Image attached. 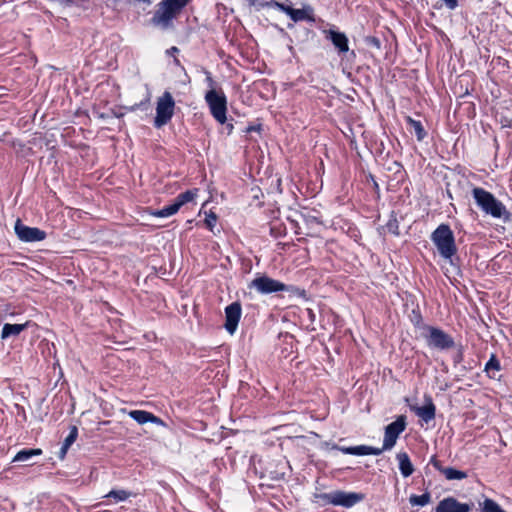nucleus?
I'll return each instance as SVG.
<instances>
[{
	"label": "nucleus",
	"instance_id": "nucleus-27",
	"mask_svg": "<svg viewBox=\"0 0 512 512\" xmlns=\"http://www.w3.org/2000/svg\"><path fill=\"white\" fill-rule=\"evenodd\" d=\"M431 500V495L426 492L422 495H412L409 499V502L412 506H425Z\"/></svg>",
	"mask_w": 512,
	"mask_h": 512
},
{
	"label": "nucleus",
	"instance_id": "nucleus-17",
	"mask_svg": "<svg viewBox=\"0 0 512 512\" xmlns=\"http://www.w3.org/2000/svg\"><path fill=\"white\" fill-rule=\"evenodd\" d=\"M129 416L139 424H145L147 422H152L159 425L163 424V421L159 417L144 410H132L129 412Z\"/></svg>",
	"mask_w": 512,
	"mask_h": 512
},
{
	"label": "nucleus",
	"instance_id": "nucleus-30",
	"mask_svg": "<svg viewBox=\"0 0 512 512\" xmlns=\"http://www.w3.org/2000/svg\"><path fill=\"white\" fill-rule=\"evenodd\" d=\"M386 230L394 235H399V225L395 217H392L385 225Z\"/></svg>",
	"mask_w": 512,
	"mask_h": 512
},
{
	"label": "nucleus",
	"instance_id": "nucleus-45",
	"mask_svg": "<svg viewBox=\"0 0 512 512\" xmlns=\"http://www.w3.org/2000/svg\"><path fill=\"white\" fill-rule=\"evenodd\" d=\"M100 118H102V119L109 118V114L102 113V114H100Z\"/></svg>",
	"mask_w": 512,
	"mask_h": 512
},
{
	"label": "nucleus",
	"instance_id": "nucleus-31",
	"mask_svg": "<svg viewBox=\"0 0 512 512\" xmlns=\"http://www.w3.org/2000/svg\"><path fill=\"white\" fill-rule=\"evenodd\" d=\"M369 446L366 445H359V446H353V455L362 456V455H368Z\"/></svg>",
	"mask_w": 512,
	"mask_h": 512
},
{
	"label": "nucleus",
	"instance_id": "nucleus-24",
	"mask_svg": "<svg viewBox=\"0 0 512 512\" xmlns=\"http://www.w3.org/2000/svg\"><path fill=\"white\" fill-rule=\"evenodd\" d=\"M196 192L197 190H187L183 193H180L176 199H175V203L176 204H179V208L181 206H183L184 204L188 203V202H191L194 200L195 196H196Z\"/></svg>",
	"mask_w": 512,
	"mask_h": 512
},
{
	"label": "nucleus",
	"instance_id": "nucleus-35",
	"mask_svg": "<svg viewBox=\"0 0 512 512\" xmlns=\"http://www.w3.org/2000/svg\"><path fill=\"white\" fill-rule=\"evenodd\" d=\"M449 9H455L458 5L457 0H442Z\"/></svg>",
	"mask_w": 512,
	"mask_h": 512
},
{
	"label": "nucleus",
	"instance_id": "nucleus-41",
	"mask_svg": "<svg viewBox=\"0 0 512 512\" xmlns=\"http://www.w3.org/2000/svg\"><path fill=\"white\" fill-rule=\"evenodd\" d=\"M169 54H175L179 52V49L177 47H171L169 50H167Z\"/></svg>",
	"mask_w": 512,
	"mask_h": 512
},
{
	"label": "nucleus",
	"instance_id": "nucleus-2",
	"mask_svg": "<svg viewBox=\"0 0 512 512\" xmlns=\"http://www.w3.org/2000/svg\"><path fill=\"white\" fill-rule=\"evenodd\" d=\"M431 240L437 247L439 254L445 259H451L457 248L451 228L446 224L439 225L431 234Z\"/></svg>",
	"mask_w": 512,
	"mask_h": 512
},
{
	"label": "nucleus",
	"instance_id": "nucleus-32",
	"mask_svg": "<svg viewBox=\"0 0 512 512\" xmlns=\"http://www.w3.org/2000/svg\"><path fill=\"white\" fill-rule=\"evenodd\" d=\"M216 221L217 216L213 212H210L205 218V223L210 229H212L215 226Z\"/></svg>",
	"mask_w": 512,
	"mask_h": 512
},
{
	"label": "nucleus",
	"instance_id": "nucleus-4",
	"mask_svg": "<svg viewBox=\"0 0 512 512\" xmlns=\"http://www.w3.org/2000/svg\"><path fill=\"white\" fill-rule=\"evenodd\" d=\"M205 101L207 102L212 116L221 124H224L227 120V99L225 94L215 89H210L205 95Z\"/></svg>",
	"mask_w": 512,
	"mask_h": 512
},
{
	"label": "nucleus",
	"instance_id": "nucleus-44",
	"mask_svg": "<svg viewBox=\"0 0 512 512\" xmlns=\"http://www.w3.org/2000/svg\"><path fill=\"white\" fill-rule=\"evenodd\" d=\"M372 42H373V44H375L377 47H379L380 42H379V40H378V39L373 38Z\"/></svg>",
	"mask_w": 512,
	"mask_h": 512
},
{
	"label": "nucleus",
	"instance_id": "nucleus-39",
	"mask_svg": "<svg viewBox=\"0 0 512 512\" xmlns=\"http://www.w3.org/2000/svg\"><path fill=\"white\" fill-rule=\"evenodd\" d=\"M68 447H65L63 444H62V447L60 449V453H59V456L61 459H63L68 451Z\"/></svg>",
	"mask_w": 512,
	"mask_h": 512
},
{
	"label": "nucleus",
	"instance_id": "nucleus-26",
	"mask_svg": "<svg viewBox=\"0 0 512 512\" xmlns=\"http://www.w3.org/2000/svg\"><path fill=\"white\" fill-rule=\"evenodd\" d=\"M132 495L131 492L120 489V490H111L108 494H106L105 498H113L115 502H122L128 499Z\"/></svg>",
	"mask_w": 512,
	"mask_h": 512
},
{
	"label": "nucleus",
	"instance_id": "nucleus-18",
	"mask_svg": "<svg viewBox=\"0 0 512 512\" xmlns=\"http://www.w3.org/2000/svg\"><path fill=\"white\" fill-rule=\"evenodd\" d=\"M41 454L42 450L39 448L23 449L14 456L13 462H23L26 463V465H32L31 459Z\"/></svg>",
	"mask_w": 512,
	"mask_h": 512
},
{
	"label": "nucleus",
	"instance_id": "nucleus-40",
	"mask_svg": "<svg viewBox=\"0 0 512 512\" xmlns=\"http://www.w3.org/2000/svg\"><path fill=\"white\" fill-rule=\"evenodd\" d=\"M307 314H308V317L311 321H314V318H315V314L314 312L311 310V309H307Z\"/></svg>",
	"mask_w": 512,
	"mask_h": 512
},
{
	"label": "nucleus",
	"instance_id": "nucleus-33",
	"mask_svg": "<svg viewBox=\"0 0 512 512\" xmlns=\"http://www.w3.org/2000/svg\"><path fill=\"white\" fill-rule=\"evenodd\" d=\"M387 449L382 448H375L369 446L368 455H380L383 451H386Z\"/></svg>",
	"mask_w": 512,
	"mask_h": 512
},
{
	"label": "nucleus",
	"instance_id": "nucleus-34",
	"mask_svg": "<svg viewBox=\"0 0 512 512\" xmlns=\"http://www.w3.org/2000/svg\"><path fill=\"white\" fill-rule=\"evenodd\" d=\"M473 197L478 206H480V187H476L473 189Z\"/></svg>",
	"mask_w": 512,
	"mask_h": 512
},
{
	"label": "nucleus",
	"instance_id": "nucleus-42",
	"mask_svg": "<svg viewBox=\"0 0 512 512\" xmlns=\"http://www.w3.org/2000/svg\"><path fill=\"white\" fill-rule=\"evenodd\" d=\"M369 177L371 178V180L373 181V185H374V188L375 189H378L379 186H378V183L375 181L374 177L372 174H369Z\"/></svg>",
	"mask_w": 512,
	"mask_h": 512
},
{
	"label": "nucleus",
	"instance_id": "nucleus-3",
	"mask_svg": "<svg viewBox=\"0 0 512 512\" xmlns=\"http://www.w3.org/2000/svg\"><path fill=\"white\" fill-rule=\"evenodd\" d=\"M422 336L429 347L438 350H449L455 347L454 339L440 328L426 325L423 327Z\"/></svg>",
	"mask_w": 512,
	"mask_h": 512
},
{
	"label": "nucleus",
	"instance_id": "nucleus-16",
	"mask_svg": "<svg viewBox=\"0 0 512 512\" xmlns=\"http://www.w3.org/2000/svg\"><path fill=\"white\" fill-rule=\"evenodd\" d=\"M410 409L426 423L435 418L436 408L431 397L425 398L424 406H411Z\"/></svg>",
	"mask_w": 512,
	"mask_h": 512
},
{
	"label": "nucleus",
	"instance_id": "nucleus-28",
	"mask_svg": "<svg viewBox=\"0 0 512 512\" xmlns=\"http://www.w3.org/2000/svg\"><path fill=\"white\" fill-rule=\"evenodd\" d=\"M179 209H180L179 204H176L174 202L168 206H165L164 208H162L160 210H157L156 212L153 213V215H155L157 217H169V216L175 214Z\"/></svg>",
	"mask_w": 512,
	"mask_h": 512
},
{
	"label": "nucleus",
	"instance_id": "nucleus-46",
	"mask_svg": "<svg viewBox=\"0 0 512 512\" xmlns=\"http://www.w3.org/2000/svg\"><path fill=\"white\" fill-rule=\"evenodd\" d=\"M504 222H512V214L510 213V216L507 217Z\"/></svg>",
	"mask_w": 512,
	"mask_h": 512
},
{
	"label": "nucleus",
	"instance_id": "nucleus-7",
	"mask_svg": "<svg viewBox=\"0 0 512 512\" xmlns=\"http://www.w3.org/2000/svg\"><path fill=\"white\" fill-rule=\"evenodd\" d=\"M482 211L494 218L503 221L510 216V212L505 205L498 200L492 193L482 189Z\"/></svg>",
	"mask_w": 512,
	"mask_h": 512
},
{
	"label": "nucleus",
	"instance_id": "nucleus-9",
	"mask_svg": "<svg viewBox=\"0 0 512 512\" xmlns=\"http://www.w3.org/2000/svg\"><path fill=\"white\" fill-rule=\"evenodd\" d=\"M277 10L285 13L294 22L307 21L315 22L314 9L310 5H304L301 9L293 8L290 3H280Z\"/></svg>",
	"mask_w": 512,
	"mask_h": 512
},
{
	"label": "nucleus",
	"instance_id": "nucleus-38",
	"mask_svg": "<svg viewBox=\"0 0 512 512\" xmlns=\"http://www.w3.org/2000/svg\"><path fill=\"white\" fill-rule=\"evenodd\" d=\"M340 450L344 453V454H349V455H353V446L352 447H342L340 448Z\"/></svg>",
	"mask_w": 512,
	"mask_h": 512
},
{
	"label": "nucleus",
	"instance_id": "nucleus-11",
	"mask_svg": "<svg viewBox=\"0 0 512 512\" xmlns=\"http://www.w3.org/2000/svg\"><path fill=\"white\" fill-rule=\"evenodd\" d=\"M14 230L17 237L23 242H39L46 238L45 231L37 227L26 226L20 219L15 222Z\"/></svg>",
	"mask_w": 512,
	"mask_h": 512
},
{
	"label": "nucleus",
	"instance_id": "nucleus-22",
	"mask_svg": "<svg viewBox=\"0 0 512 512\" xmlns=\"http://www.w3.org/2000/svg\"><path fill=\"white\" fill-rule=\"evenodd\" d=\"M407 123L409 125L410 132L416 136L417 140L422 141L426 137V131L421 121L407 117Z\"/></svg>",
	"mask_w": 512,
	"mask_h": 512
},
{
	"label": "nucleus",
	"instance_id": "nucleus-20",
	"mask_svg": "<svg viewBox=\"0 0 512 512\" xmlns=\"http://www.w3.org/2000/svg\"><path fill=\"white\" fill-rule=\"evenodd\" d=\"M30 325V321H27L24 324H4L2 328L1 338L7 339L11 336H18L21 332H23Z\"/></svg>",
	"mask_w": 512,
	"mask_h": 512
},
{
	"label": "nucleus",
	"instance_id": "nucleus-25",
	"mask_svg": "<svg viewBox=\"0 0 512 512\" xmlns=\"http://www.w3.org/2000/svg\"><path fill=\"white\" fill-rule=\"evenodd\" d=\"M482 512H506L498 503L490 498H485L482 502Z\"/></svg>",
	"mask_w": 512,
	"mask_h": 512
},
{
	"label": "nucleus",
	"instance_id": "nucleus-10",
	"mask_svg": "<svg viewBox=\"0 0 512 512\" xmlns=\"http://www.w3.org/2000/svg\"><path fill=\"white\" fill-rule=\"evenodd\" d=\"M406 424V417L400 415L385 427L383 449H392L395 446L399 435L405 430Z\"/></svg>",
	"mask_w": 512,
	"mask_h": 512
},
{
	"label": "nucleus",
	"instance_id": "nucleus-43",
	"mask_svg": "<svg viewBox=\"0 0 512 512\" xmlns=\"http://www.w3.org/2000/svg\"><path fill=\"white\" fill-rule=\"evenodd\" d=\"M112 114H113V117H115V118H120V117H122V115H123V114H121V113H116V112H114V111H112Z\"/></svg>",
	"mask_w": 512,
	"mask_h": 512
},
{
	"label": "nucleus",
	"instance_id": "nucleus-21",
	"mask_svg": "<svg viewBox=\"0 0 512 512\" xmlns=\"http://www.w3.org/2000/svg\"><path fill=\"white\" fill-rule=\"evenodd\" d=\"M397 460L399 462V469L403 477H409L414 472L413 464L406 452H400L397 454Z\"/></svg>",
	"mask_w": 512,
	"mask_h": 512
},
{
	"label": "nucleus",
	"instance_id": "nucleus-6",
	"mask_svg": "<svg viewBox=\"0 0 512 512\" xmlns=\"http://www.w3.org/2000/svg\"><path fill=\"white\" fill-rule=\"evenodd\" d=\"M175 101L169 92L164 94L158 99L156 106V117L154 125L157 128L167 124L173 116Z\"/></svg>",
	"mask_w": 512,
	"mask_h": 512
},
{
	"label": "nucleus",
	"instance_id": "nucleus-8",
	"mask_svg": "<svg viewBox=\"0 0 512 512\" xmlns=\"http://www.w3.org/2000/svg\"><path fill=\"white\" fill-rule=\"evenodd\" d=\"M248 288L255 289L260 294H271L274 292L289 290V287L284 283L266 275H258L249 283Z\"/></svg>",
	"mask_w": 512,
	"mask_h": 512
},
{
	"label": "nucleus",
	"instance_id": "nucleus-14",
	"mask_svg": "<svg viewBox=\"0 0 512 512\" xmlns=\"http://www.w3.org/2000/svg\"><path fill=\"white\" fill-rule=\"evenodd\" d=\"M326 38L332 42L339 54L349 51V41L347 36L340 31L329 29L325 31Z\"/></svg>",
	"mask_w": 512,
	"mask_h": 512
},
{
	"label": "nucleus",
	"instance_id": "nucleus-23",
	"mask_svg": "<svg viewBox=\"0 0 512 512\" xmlns=\"http://www.w3.org/2000/svg\"><path fill=\"white\" fill-rule=\"evenodd\" d=\"M250 6L255 7L257 10L263 8H274L277 9V5H280L281 2L275 0H247Z\"/></svg>",
	"mask_w": 512,
	"mask_h": 512
},
{
	"label": "nucleus",
	"instance_id": "nucleus-12",
	"mask_svg": "<svg viewBox=\"0 0 512 512\" xmlns=\"http://www.w3.org/2000/svg\"><path fill=\"white\" fill-rule=\"evenodd\" d=\"M242 308L239 302H233L225 308V329L233 334L241 318Z\"/></svg>",
	"mask_w": 512,
	"mask_h": 512
},
{
	"label": "nucleus",
	"instance_id": "nucleus-15",
	"mask_svg": "<svg viewBox=\"0 0 512 512\" xmlns=\"http://www.w3.org/2000/svg\"><path fill=\"white\" fill-rule=\"evenodd\" d=\"M430 463L445 476L447 480H462L467 477L466 472L453 467H444L436 457H432Z\"/></svg>",
	"mask_w": 512,
	"mask_h": 512
},
{
	"label": "nucleus",
	"instance_id": "nucleus-19",
	"mask_svg": "<svg viewBox=\"0 0 512 512\" xmlns=\"http://www.w3.org/2000/svg\"><path fill=\"white\" fill-rule=\"evenodd\" d=\"M484 371L491 379H500L501 377V365L497 357L492 354L490 359L487 361L484 367Z\"/></svg>",
	"mask_w": 512,
	"mask_h": 512
},
{
	"label": "nucleus",
	"instance_id": "nucleus-36",
	"mask_svg": "<svg viewBox=\"0 0 512 512\" xmlns=\"http://www.w3.org/2000/svg\"><path fill=\"white\" fill-rule=\"evenodd\" d=\"M205 74H206V81H207L208 85L213 88L214 81H213V78H212L210 72L205 71Z\"/></svg>",
	"mask_w": 512,
	"mask_h": 512
},
{
	"label": "nucleus",
	"instance_id": "nucleus-1",
	"mask_svg": "<svg viewBox=\"0 0 512 512\" xmlns=\"http://www.w3.org/2000/svg\"><path fill=\"white\" fill-rule=\"evenodd\" d=\"M190 0H162L155 11L151 22L155 26L167 29L171 26L172 21L181 12V10L189 3Z\"/></svg>",
	"mask_w": 512,
	"mask_h": 512
},
{
	"label": "nucleus",
	"instance_id": "nucleus-13",
	"mask_svg": "<svg viewBox=\"0 0 512 512\" xmlns=\"http://www.w3.org/2000/svg\"><path fill=\"white\" fill-rule=\"evenodd\" d=\"M470 510L471 505L460 503L453 497H447L438 503L435 512H469Z\"/></svg>",
	"mask_w": 512,
	"mask_h": 512
},
{
	"label": "nucleus",
	"instance_id": "nucleus-29",
	"mask_svg": "<svg viewBox=\"0 0 512 512\" xmlns=\"http://www.w3.org/2000/svg\"><path fill=\"white\" fill-rule=\"evenodd\" d=\"M78 436V429L76 426L70 428L68 436L64 439L63 445L70 448V446L76 441Z\"/></svg>",
	"mask_w": 512,
	"mask_h": 512
},
{
	"label": "nucleus",
	"instance_id": "nucleus-5",
	"mask_svg": "<svg viewBox=\"0 0 512 512\" xmlns=\"http://www.w3.org/2000/svg\"><path fill=\"white\" fill-rule=\"evenodd\" d=\"M319 498L325 503L349 508L362 501L364 495L361 493L337 490L330 493H322L319 495Z\"/></svg>",
	"mask_w": 512,
	"mask_h": 512
},
{
	"label": "nucleus",
	"instance_id": "nucleus-37",
	"mask_svg": "<svg viewBox=\"0 0 512 512\" xmlns=\"http://www.w3.org/2000/svg\"><path fill=\"white\" fill-rule=\"evenodd\" d=\"M393 166H394V167H390V166H389L387 169H388V170L396 169V172H397V173H398V172H400V170H401V168H402V166H401V162L395 161V162H393Z\"/></svg>",
	"mask_w": 512,
	"mask_h": 512
}]
</instances>
